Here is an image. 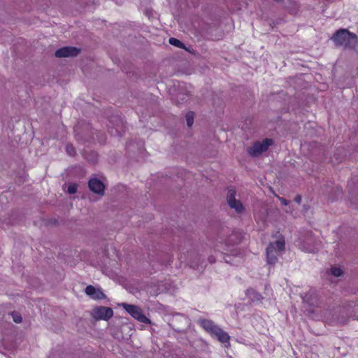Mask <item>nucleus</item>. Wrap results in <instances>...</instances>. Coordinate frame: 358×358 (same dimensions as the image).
<instances>
[{
	"mask_svg": "<svg viewBox=\"0 0 358 358\" xmlns=\"http://www.w3.org/2000/svg\"><path fill=\"white\" fill-rule=\"evenodd\" d=\"M357 52H358V50H357Z\"/></svg>",
	"mask_w": 358,
	"mask_h": 358,
	"instance_id": "nucleus-28",
	"label": "nucleus"
},
{
	"mask_svg": "<svg viewBox=\"0 0 358 358\" xmlns=\"http://www.w3.org/2000/svg\"><path fill=\"white\" fill-rule=\"evenodd\" d=\"M77 187H78L76 184H71L68 187L67 192L71 194H74L77 191Z\"/></svg>",
	"mask_w": 358,
	"mask_h": 358,
	"instance_id": "nucleus-20",
	"label": "nucleus"
},
{
	"mask_svg": "<svg viewBox=\"0 0 358 358\" xmlns=\"http://www.w3.org/2000/svg\"><path fill=\"white\" fill-rule=\"evenodd\" d=\"M80 50L74 47H64L56 50L55 55L57 57H74L78 55Z\"/></svg>",
	"mask_w": 358,
	"mask_h": 358,
	"instance_id": "nucleus-8",
	"label": "nucleus"
},
{
	"mask_svg": "<svg viewBox=\"0 0 358 358\" xmlns=\"http://www.w3.org/2000/svg\"><path fill=\"white\" fill-rule=\"evenodd\" d=\"M285 250V238L279 236L278 239L271 243L266 248L267 263L271 265H275L278 262V256L282 255Z\"/></svg>",
	"mask_w": 358,
	"mask_h": 358,
	"instance_id": "nucleus-2",
	"label": "nucleus"
},
{
	"mask_svg": "<svg viewBox=\"0 0 358 358\" xmlns=\"http://www.w3.org/2000/svg\"><path fill=\"white\" fill-rule=\"evenodd\" d=\"M199 324L213 338L217 339L222 343H229V335L216 325L212 320H201L199 322Z\"/></svg>",
	"mask_w": 358,
	"mask_h": 358,
	"instance_id": "nucleus-3",
	"label": "nucleus"
},
{
	"mask_svg": "<svg viewBox=\"0 0 358 358\" xmlns=\"http://www.w3.org/2000/svg\"><path fill=\"white\" fill-rule=\"evenodd\" d=\"M131 315L136 320H137L138 321H139L141 322L146 323V324H150V319H148L146 317V315Z\"/></svg>",
	"mask_w": 358,
	"mask_h": 358,
	"instance_id": "nucleus-13",
	"label": "nucleus"
},
{
	"mask_svg": "<svg viewBox=\"0 0 358 358\" xmlns=\"http://www.w3.org/2000/svg\"><path fill=\"white\" fill-rule=\"evenodd\" d=\"M169 43L172 45H174L178 48H183L185 46L184 44L180 40H178L176 38H170Z\"/></svg>",
	"mask_w": 358,
	"mask_h": 358,
	"instance_id": "nucleus-14",
	"label": "nucleus"
},
{
	"mask_svg": "<svg viewBox=\"0 0 358 358\" xmlns=\"http://www.w3.org/2000/svg\"><path fill=\"white\" fill-rule=\"evenodd\" d=\"M190 266H191V267H194V268L196 266H195V265H194V264H190Z\"/></svg>",
	"mask_w": 358,
	"mask_h": 358,
	"instance_id": "nucleus-27",
	"label": "nucleus"
},
{
	"mask_svg": "<svg viewBox=\"0 0 358 358\" xmlns=\"http://www.w3.org/2000/svg\"><path fill=\"white\" fill-rule=\"evenodd\" d=\"M298 248L306 252H314L317 249V243L310 232L299 238L296 241Z\"/></svg>",
	"mask_w": 358,
	"mask_h": 358,
	"instance_id": "nucleus-4",
	"label": "nucleus"
},
{
	"mask_svg": "<svg viewBox=\"0 0 358 358\" xmlns=\"http://www.w3.org/2000/svg\"><path fill=\"white\" fill-rule=\"evenodd\" d=\"M209 262L210 263H213L215 262V259L213 257H209Z\"/></svg>",
	"mask_w": 358,
	"mask_h": 358,
	"instance_id": "nucleus-25",
	"label": "nucleus"
},
{
	"mask_svg": "<svg viewBox=\"0 0 358 358\" xmlns=\"http://www.w3.org/2000/svg\"><path fill=\"white\" fill-rule=\"evenodd\" d=\"M176 99L178 103L186 102L187 101V95L178 94Z\"/></svg>",
	"mask_w": 358,
	"mask_h": 358,
	"instance_id": "nucleus-21",
	"label": "nucleus"
},
{
	"mask_svg": "<svg viewBox=\"0 0 358 358\" xmlns=\"http://www.w3.org/2000/svg\"><path fill=\"white\" fill-rule=\"evenodd\" d=\"M246 298L248 301H251V303L254 305H257L260 303V301L263 299L262 296L256 292L253 289L250 288L248 289L245 292Z\"/></svg>",
	"mask_w": 358,
	"mask_h": 358,
	"instance_id": "nucleus-11",
	"label": "nucleus"
},
{
	"mask_svg": "<svg viewBox=\"0 0 358 358\" xmlns=\"http://www.w3.org/2000/svg\"><path fill=\"white\" fill-rule=\"evenodd\" d=\"M117 306H122L123 310L127 313H141L142 312L141 309L137 306L130 305L125 303H118Z\"/></svg>",
	"mask_w": 358,
	"mask_h": 358,
	"instance_id": "nucleus-12",
	"label": "nucleus"
},
{
	"mask_svg": "<svg viewBox=\"0 0 358 358\" xmlns=\"http://www.w3.org/2000/svg\"><path fill=\"white\" fill-rule=\"evenodd\" d=\"M66 150L67 153L71 156H73L76 154L75 148L72 145H67L66 146Z\"/></svg>",
	"mask_w": 358,
	"mask_h": 358,
	"instance_id": "nucleus-19",
	"label": "nucleus"
},
{
	"mask_svg": "<svg viewBox=\"0 0 358 358\" xmlns=\"http://www.w3.org/2000/svg\"><path fill=\"white\" fill-rule=\"evenodd\" d=\"M330 272L331 275H333L335 277H340L343 274V272L341 270V268L338 267H332L330 270Z\"/></svg>",
	"mask_w": 358,
	"mask_h": 358,
	"instance_id": "nucleus-16",
	"label": "nucleus"
},
{
	"mask_svg": "<svg viewBox=\"0 0 358 358\" xmlns=\"http://www.w3.org/2000/svg\"><path fill=\"white\" fill-rule=\"evenodd\" d=\"M279 200L280 201L281 203L284 206H287L289 203V201L282 197H280Z\"/></svg>",
	"mask_w": 358,
	"mask_h": 358,
	"instance_id": "nucleus-23",
	"label": "nucleus"
},
{
	"mask_svg": "<svg viewBox=\"0 0 358 358\" xmlns=\"http://www.w3.org/2000/svg\"><path fill=\"white\" fill-rule=\"evenodd\" d=\"M15 323H20L22 321V315H11Z\"/></svg>",
	"mask_w": 358,
	"mask_h": 358,
	"instance_id": "nucleus-22",
	"label": "nucleus"
},
{
	"mask_svg": "<svg viewBox=\"0 0 358 358\" xmlns=\"http://www.w3.org/2000/svg\"><path fill=\"white\" fill-rule=\"evenodd\" d=\"M185 118L187 126L189 127H192L194 123V113L192 111L188 112L185 116Z\"/></svg>",
	"mask_w": 358,
	"mask_h": 358,
	"instance_id": "nucleus-15",
	"label": "nucleus"
},
{
	"mask_svg": "<svg viewBox=\"0 0 358 358\" xmlns=\"http://www.w3.org/2000/svg\"><path fill=\"white\" fill-rule=\"evenodd\" d=\"M333 40L336 45L349 50H355L358 43L357 35L347 29L338 30L334 36Z\"/></svg>",
	"mask_w": 358,
	"mask_h": 358,
	"instance_id": "nucleus-1",
	"label": "nucleus"
},
{
	"mask_svg": "<svg viewBox=\"0 0 358 358\" xmlns=\"http://www.w3.org/2000/svg\"><path fill=\"white\" fill-rule=\"evenodd\" d=\"M236 191L234 189H229L227 195V201L229 206L234 209L237 213H242L245 210V207L240 200L235 197Z\"/></svg>",
	"mask_w": 358,
	"mask_h": 358,
	"instance_id": "nucleus-6",
	"label": "nucleus"
},
{
	"mask_svg": "<svg viewBox=\"0 0 358 358\" xmlns=\"http://www.w3.org/2000/svg\"><path fill=\"white\" fill-rule=\"evenodd\" d=\"M85 294L90 298L95 300L103 299L106 297L101 289L96 288L92 285H88L85 290Z\"/></svg>",
	"mask_w": 358,
	"mask_h": 358,
	"instance_id": "nucleus-9",
	"label": "nucleus"
},
{
	"mask_svg": "<svg viewBox=\"0 0 358 358\" xmlns=\"http://www.w3.org/2000/svg\"><path fill=\"white\" fill-rule=\"evenodd\" d=\"M89 188L93 192L103 195L104 193V185L103 182L96 178L90 180L88 182Z\"/></svg>",
	"mask_w": 358,
	"mask_h": 358,
	"instance_id": "nucleus-10",
	"label": "nucleus"
},
{
	"mask_svg": "<svg viewBox=\"0 0 358 358\" xmlns=\"http://www.w3.org/2000/svg\"><path fill=\"white\" fill-rule=\"evenodd\" d=\"M95 313H113V311L111 308L101 306L96 310Z\"/></svg>",
	"mask_w": 358,
	"mask_h": 358,
	"instance_id": "nucleus-17",
	"label": "nucleus"
},
{
	"mask_svg": "<svg viewBox=\"0 0 358 358\" xmlns=\"http://www.w3.org/2000/svg\"><path fill=\"white\" fill-rule=\"evenodd\" d=\"M272 144L273 140L270 138H266L262 142L257 141L248 149V152L252 157H258L266 152Z\"/></svg>",
	"mask_w": 358,
	"mask_h": 358,
	"instance_id": "nucleus-5",
	"label": "nucleus"
},
{
	"mask_svg": "<svg viewBox=\"0 0 358 358\" xmlns=\"http://www.w3.org/2000/svg\"><path fill=\"white\" fill-rule=\"evenodd\" d=\"M95 320H109L113 315H94Z\"/></svg>",
	"mask_w": 358,
	"mask_h": 358,
	"instance_id": "nucleus-18",
	"label": "nucleus"
},
{
	"mask_svg": "<svg viewBox=\"0 0 358 358\" xmlns=\"http://www.w3.org/2000/svg\"><path fill=\"white\" fill-rule=\"evenodd\" d=\"M115 134L120 135V132L117 129H116Z\"/></svg>",
	"mask_w": 358,
	"mask_h": 358,
	"instance_id": "nucleus-26",
	"label": "nucleus"
},
{
	"mask_svg": "<svg viewBox=\"0 0 358 358\" xmlns=\"http://www.w3.org/2000/svg\"><path fill=\"white\" fill-rule=\"evenodd\" d=\"M294 201L298 203H300L301 201V196L300 195H297L295 199H294Z\"/></svg>",
	"mask_w": 358,
	"mask_h": 358,
	"instance_id": "nucleus-24",
	"label": "nucleus"
},
{
	"mask_svg": "<svg viewBox=\"0 0 358 358\" xmlns=\"http://www.w3.org/2000/svg\"><path fill=\"white\" fill-rule=\"evenodd\" d=\"M301 297L303 303L308 307H315L320 304L317 296L313 290H310L304 294H301Z\"/></svg>",
	"mask_w": 358,
	"mask_h": 358,
	"instance_id": "nucleus-7",
	"label": "nucleus"
}]
</instances>
